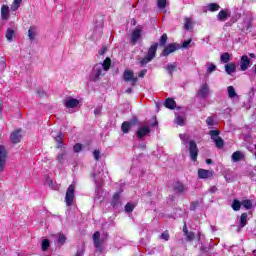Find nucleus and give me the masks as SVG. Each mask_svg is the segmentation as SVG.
<instances>
[{
	"label": "nucleus",
	"instance_id": "f257e3e1",
	"mask_svg": "<svg viewBox=\"0 0 256 256\" xmlns=\"http://www.w3.org/2000/svg\"><path fill=\"white\" fill-rule=\"evenodd\" d=\"M182 145H187L189 144V153H190V158L192 161H197V155H199V148H197V143L195 141L190 140L189 141V135L187 134H180L179 135Z\"/></svg>",
	"mask_w": 256,
	"mask_h": 256
},
{
	"label": "nucleus",
	"instance_id": "f03ea898",
	"mask_svg": "<svg viewBox=\"0 0 256 256\" xmlns=\"http://www.w3.org/2000/svg\"><path fill=\"white\" fill-rule=\"evenodd\" d=\"M157 47H159L158 43H154L148 49V54L144 58L139 59V64L141 67H145L147 63H151L153 59H155V55L157 54Z\"/></svg>",
	"mask_w": 256,
	"mask_h": 256
},
{
	"label": "nucleus",
	"instance_id": "7ed1b4c3",
	"mask_svg": "<svg viewBox=\"0 0 256 256\" xmlns=\"http://www.w3.org/2000/svg\"><path fill=\"white\" fill-rule=\"evenodd\" d=\"M221 132L219 130H211L208 135H210V138L215 143V146L218 149H223V146L225 145V142L223 141V138H221L220 135Z\"/></svg>",
	"mask_w": 256,
	"mask_h": 256
},
{
	"label": "nucleus",
	"instance_id": "20e7f679",
	"mask_svg": "<svg viewBox=\"0 0 256 256\" xmlns=\"http://www.w3.org/2000/svg\"><path fill=\"white\" fill-rule=\"evenodd\" d=\"M103 166L101 168V171H95L92 174V177L94 179V183H96V190L99 191V189H101V185L103 184V177H105V175H107V172H105V170H103Z\"/></svg>",
	"mask_w": 256,
	"mask_h": 256
},
{
	"label": "nucleus",
	"instance_id": "39448f33",
	"mask_svg": "<svg viewBox=\"0 0 256 256\" xmlns=\"http://www.w3.org/2000/svg\"><path fill=\"white\" fill-rule=\"evenodd\" d=\"M103 75H105V73H103L101 64H96L93 68L92 73L90 74V81L97 83V81H100Z\"/></svg>",
	"mask_w": 256,
	"mask_h": 256
},
{
	"label": "nucleus",
	"instance_id": "423d86ee",
	"mask_svg": "<svg viewBox=\"0 0 256 256\" xmlns=\"http://www.w3.org/2000/svg\"><path fill=\"white\" fill-rule=\"evenodd\" d=\"M185 119H187V114L185 113V110L177 109L175 111V119H174L175 125H179L180 127H183V125H185Z\"/></svg>",
	"mask_w": 256,
	"mask_h": 256
},
{
	"label": "nucleus",
	"instance_id": "0eeeda50",
	"mask_svg": "<svg viewBox=\"0 0 256 256\" xmlns=\"http://www.w3.org/2000/svg\"><path fill=\"white\" fill-rule=\"evenodd\" d=\"M75 201V185H70L66 191L65 203L67 207H71Z\"/></svg>",
	"mask_w": 256,
	"mask_h": 256
},
{
	"label": "nucleus",
	"instance_id": "6e6552de",
	"mask_svg": "<svg viewBox=\"0 0 256 256\" xmlns=\"http://www.w3.org/2000/svg\"><path fill=\"white\" fill-rule=\"evenodd\" d=\"M7 163V150L5 146L0 145V173L5 171V165Z\"/></svg>",
	"mask_w": 256,
	"mask_h": 256
},
{
	"label": "nucleus",
	"instance_id": "1a4fd4ad",
	"mask_svg": "<svg viewBox=\"0 0 256 256\" xmlns=\"http://www.w3.org/2000/svg\"><path fill=\"white\" fill-rule=\"evenodd\" d=\"M56 161L60 165H65L68 163V152L67 149L62 148L61 151L56 156Z\"/></svg>",
	"mask_w": 256,
	"mask_h": 256
},
{
	"label": "nucleus",
	"instance_id": "9d476101",
	"mask_svg": "<svg viewBox=\"0 0 256 256\" xmlns=\"http://www.w3.org/2000/svg\"><path fill=\"white\" fill-rule=\"evenodd\" d=\"M123 79H124V81H127V82L130 81L132 83V85H136L137 81H138V78L135 77V73H133V71H131V70L124 71Z\"/></svg>",
	"mask_w": 256,
	"mask_h": 256
},
{
	"label": "nucleus",
	"instance_id": "9b49d317",
	"mask_svg": "<svg viewBox=\"0 0 256 256\" xmlns=\"http://www.w3.org/2000/svg\"><path fill=\"white\" fill-rule=\"evenodd\" d=\"M93 241H94V246L98 251H101L103 245V241H105V238H101V234L99 232H95L93 234Z\"/></svg>",
	"mask_w": 256,
	"mask_h": 256
},
{
	"label": "nucleus",
	"instance_id": "f8f14e48",
	"mask_svg": "<svg viewBox=\"0 0 256 256\" xmlns=\"http://www.w3.org/2000/svg\"><path fill=\"white\" fill-rule=\"evenodd\" d=\"M251 67L249 56L243 55L240 59V71H247Z\"/></svg>",
	"mask_w": 256,
	"mask_h": 256
},
{
	"label": "nucleus",
	"instance_id": "ddd939ff",
	"mask_svg": "<svg viewBox=\"0 0 256 256\" xmlns=\"http://www.w3.org/2000/svg\"><path fill=\"white\" fill-rule=\"evenodd\" d=\"M51 135L57 143V148L61 149V147H63V137H65V135L61 131H59V132L52 131Z\"/></svg>",
	"mask_w": 256,
	"mask_h": 256
},
{
	"label": "nucleus",
	"instance_id": "4468645a",
	"mask_svg": "<svg viewBox=\"0 0 256 256\" xmlns=\"http://www.w3.org/2000/svg\"><path fill=\"white\" fill-rule=\"evenodd\" d=\"M181 49V46H179L178 44L172 43L169 44L162 52V55L164 57H167L168 55H171V53H175V51Z\"/></svg>",
	"mask_w": 256,
	"mask_h": 256
},
{
	"label": "nucleus",
	"instance_id": "2eb2a0df",
	"mask_svg": "<svg viewBox=\"0 0 256 256\" xmlns=\"http://www.w3.org/2000/svg\"><path fill=\"white\" fill-rule=\"evenodd\" d=\"M149 133H151V128L149 126H142L136 131V137L137 139H143V137H147Z\"/></svg>",
	"mask_w": 256,
	"mask_h": 256
},
{
	"label": "nucleus",
	"instance_id": "dca6fc26",
	"mask_svg": "<svg viewBox=\"0 0 256 256\" xmlns=\"http://www.w3.org/2000/svg\"><path fill=\"white\" fill-rule=\"evenodd\" d=\"M79 103H81L79 100L75 98H69L65 100L64 105L66 109H75L76 107H79Z\"/></svg>",
	"mask_w": 256,
	"mask_h": 256
},
{
	"label": "nucleus",
	"instance_id": "f3484780",
	"mask_svg": "<svg viewBox=\"0 0 256 256\" xmlns=\"http://www.w3.org/2000/svg\"><path fill=\"white\" fill-rule=\"evenodd\" d=\"M21 130H16L10 134V141L14 145L21 143Z\"/></svg>",
	"mask_w": 256,
	"mask_h": 256
},
{
	"label": "nucleus",
	"instance_id": "a211bd4d",
	"mask_svg": "<svg viewBox=\"0 0 256 256\" xmlns=\"http://www.w3.org/2000/svg\"><path fill=\"white\" fill-rule=\"evenodd\" d=\"M213 177V171L199 169L198 170V179H211Z\"/></svg>",
	"mask_w": 256,
	"mask_h": 256
},
{
	"label": "nucleus",
	"instance_id": "6ab92c4d",
	"mask_svg": "<svg viewBox=\"0 0 256 256\" xmlns=\"http://www.w3.org/2000/svg\"><path fill=\"white\" fill-rule=\"evenodd\" d=\"M52 237L56 239V245H65V242L67 241V237L63 233L54 234Z\"/></svg>",
	"mask_w": 256,
	"mask_h": 256
},
{
	"label": "nucleus",
	"instance_id": "aec40b11",
	"mask_svg": "<svg viewBox=\"0 0 256 256\" xmlns=\"http://www.w3.org/2000/svg\"><path fill=\"white\" fill-rule=\"evenodd\" d=\"M228 17H231V12H229V10H221L217 15L218 21L221 22L227 21Z\"/></svg>",
	"mask_w": 256,
	"mask_h": 256
},
{
	"label": "nucleus",
	"instance_id": "412c9836",
	"mask_svg": "<svg viewBox=\"0 0 256 256\" xmlns=\"http://www.w3.org/2000/svg\"><path fill=\"white\" fill-rule=\"evenodd\" d=\"M141 33H143V31L140 28H136L132 32L131 42L133 43V45H135V43H137V41H139V38L141 37Z\"/></svg>",
	"mask_w": 256,
	"mask_h": 256
},
{
	"label": "nucleus",
	"instance_id": "4be33fe9",
	"mask_svg": "<svg viewBox=\"0 0 256 256\" xmlns=\"http://www.w3.org/2000/svg\"><path fill=\"white\" fill-rule=\"evenodd\" d=\"M224 69H225L227 75H231L232 73H235V71H237V64L228 63L224 66Z\"/></svg>",
	"mask_w": 256,
	"mask_h": 256
},
{
	"label": "nucleus",
	"instance_id": "5701e85b",
	"mask_svg": "<svg viewBox=\"0 0 256 256\" xmlns=\"http://www.w3.org/2000/svg\"><path fill=\"white\" fill-rule=\"evenodd\" d=\"M9 13H10L9 7L5 4L2 5V7H1V17H2L3 21L9 20Z\"/></svg>",
	"mask_w": 256,
	"mask_h": 256
},
{
	"label": "nucleus",
	"instance_id": "b1692460",
	"mask_svg": "<svg viewBox=\"0 0 256 256\" xmlns=\"http://www.w3.org/2000/svg\"><path fill=\"white\" fill-rule=\"evenodd\" d=\"M183 233L186 237V241H193V239H195V233L189 232V230H187V224H184L183 226Z\"/></svg>",
	"mask_w": 256,
	"mask_h": 256
},
{
	"label": "nucleus",
	"instance_id": "393cba45",
	"mask_svg": "<svg viewBox=\"0 0 256 256\" xmlns=\"http://www.w3.org/2000/svg\"><path fill=\"white\" fill-rule=\"evenodd\" d=\"M245 155L241 151H236L232 154L231 159L233 163H238V161H241Z\"/></svg>",
	"mask_w": 256,
	"mask_h": 256
},
{
	"label": "nucleus",
	"instance_id": "a878e982",
	"mask_svg": "<svg viewBox=\"0 0 256 256\" xmlns=\"http://www.w3.org/2000/svg\"><path fill=\"white\" fill-rule=\"evenodd\" d=\"M164 107H166V109H175V107H177V103L173 98H167L164 101Z\"/></svg>",
	"mask_w": 256,
	"mask_h": 256
},
{
	"label": "nucleus",
	"instance_id": "bb28decb",
	"mask_svg": "<svg viewBox=\"0 0 256 256\" xmlns=\"http://www.w3.org/2000/svg\"><path fill=\"white\" fill-rule=\"evenodd\" d=\"M131 127H133V121H125L122 123L121 130L123 133H129V129H131Z\"/></svg>",
	"mask_w": 256,
	"mask_h": 256
},
{
	"label": "nucleus",
	"instance_id": "cd10ccee",
	"mask_svg": "<svg viewBox=\"0 0 256 256\" xmlns=\"http://www.w3.org/2000/svg\"><path fill=\"white\" fill-rule=\"evenodd\" d=\"M198 95L200 97H205V96L209 95V86L207 84H203L198 92Z\"/></svg>",
	"mask_w": 256,
	"mask_h": 256
},
{
	"label": "nucleus",
	"instance_id": "c85d7f7f",
	"mask_svg": "<svg viewBox=\"0 0 256 256\" xmlns=\"http://www.w3.org/2000/svg\"><path fill=\"white\" fill-rule=\"evenodd\" d=\"M119 199H121V192H117L113 195V198H112V206L113 207H117L118 205H120V201Z\"/></svg>",
	"mask_w": 256,
	"mask_h": 256
},
{
	"label": "nucleus",
	"instance_id": "c756f323",
	"mask_svg": "<svg viewBox=\"0 0 256 256\" xmlns=\"http://www.w3.org/2000/svg\"><path fill=\"white\" fill-rule=\"evenodd\" d=\"M184 29H186V31L193 29V19L192 18H184Z\"/></svg>",
	"mask_w": 256,
	"mask_h": 256
},
{
	"label": "nucleus",
	"instance_id": "7c9ffc66",
	"mask_svg": "<svg viewBox=\"0 0 256 256\" xmlns=\"http://www.w3.org/2000/svg\"><path fill=\"white\" fill-rule=\"evenodd\" d=\"M28 37L30 41H35V37H37V30L35 27H30L28 30Z\"/></svg>",
	"mask_w": 256,
	"mask_h": 256
},
{
	"label": "nucleus",
	"instance_id": "2f4dec72",
	"mask_svg": "<svg viewBox=\"0 0 256 256\" xmlns=\"http://www.w3.org/2000/svg\"><path fill=\"white\" fill-rule=\"evenodd\" d=\"M21 3H23V0H13L11 4V11H17L21 7Z\"/></svg>",
	"mask_w": 256,
	"mask_h": 256
},
{
	"label": "nucleus",
	"instance_id": "473e14b6",
	"mask_svg": "<svg viewBox=\"0 0 256 256\" xmlns=\"http://www.w3.org/2000/svg\"><path fill=\"white\" fill-rule=\"evenodd\" d=\"M166 71L173 77V72L177 69V63L168 64L165 67Z\"/></svg>",
	"mask_w": 256,
	"mask_h": 256
},
{
	"label": "nucleus",
	"instance_id": "72a5a7b5",
	"mask_svg": "<svg viewBox=\"0 0 256 256\" xmlns=\"http://www.w3.org/2000/svg\"><path fill=\"white\" fill-rule=\"evenodd\" d=\"M220 61L221 63H229V61H231V54H229L228 52H225L223 54H221L220 56Z\"/></svg>",
	"mask_w": 256,
	"mask_h": 256
},
{
	"label": "nucleus",
	"instance_id": "f704fd0d",
	"mask_svg": "<svg viewBox=\"0 0 256 256\" xmlns=\"http://www.w3.org/2000/svg\"><path fill=\"white\" fill-rule=\"evenodd\" d=\"M100 65L102 66L103 71H107L111 67V58H106Z\"/></svg>",
	"mask_w": 256,
	"mask_h": 256
},
{
	"label": "nucleus",
	"instance_id": "c9c22d12",
	"mask_svg": "<svg viewBox=\"0 0 256 256\" xmlns=\"http://www.w3.org/2000/svg\"><path fill=\"white\" fill-rule=\"evenodd\" d=\"M247 213H243L240 216V229H243V227H245V225H247Z\"/></svg>",
	"mask_w": 256,
	"mask_h": 256
},
{
	"label": "nucleus",
	"instance_id": "e433bc0d",
	"mask_svg": "<svg viewBox=\"0 0 256 256\" xmlns=\"http://www.w3.org/2000/svg\"><path fill=\"white\" fill-rule=\"evenodd\" d=\"M174 190L176 193H185V186L178 182L174 185Z\"/></svg>",
	"mask_w": 256,
	"mask_h": 256
},
{
	"label": "nucleus",
	"instance_id": "4c0bfd02",
	"mask_svg": "<svg viewBox=\"0 0 256 256\" xmlns=\"http://www.w3.org/2000/svg\"><path fill=\"white\" fill-rule=\"evenodd\" d=\"M241 205L242 207H244V209H247V210L253 208V202H251V200H242Z\"/></svg>",
	"mask_w": 256,
	"mask_h": 256
},
{
	"label": "nucleus",
	"instance_id": "58836bf2",
	"mask_svg": "<svg viewBox=\"0 0 256 256\" xmlns=\"http://www.w3.org/2000/svg\"><path fill=\"white\" fill-rule=\"evenodd\" d=\"M241 201L235 199L233 202H232V209L233 211H240L241 209Z\"/></svg>",
	"mask_w": 256,
	"mask_h": 256
},
{
	"label": "nucleus",
	"instance_id": "ea45409f",
	"mask_svg": "<svg viewBox=\"0 0 256 256\" xmlns=\"http://www.w3.org/2000/svg\"><path fill=\"white\" fill-rule=\"evenodd\" d=\"M219 9H221V6H219V4L217 3H210L208 5V11L215 12V11H219Z\"/></svg>",
	"mask_w": 256,
	"mask_h": 256
},
{
	"label": "nucleus",
	"instance_id": "a19ab883",
	"mask_svg": "<svg viewBox=\"0 0 256 256\" xmlns=\"http://www.w3.org/2000/svg\"><path fill=\"white\" fill-rule=\"evenodd\" d=\"M41 247H42V251H47V249L51 247V242H49V239L42 240Z\"/></svg>",
	"mask_w": 256,
	"mask_h": 256
},
{
	"label": "nucleus",
	"instance_id": "79ce46f5",
	"mask_svg": "<svg viewBox=\"0 0 256 256\" xmlns=\"http://www.w3.org/2000/svg\"><path fill=\"white\" fill-rule=\"evenodd\" d=\"M207 73H213L214 71H217V66L213 63H207Z\"/></svg>",
	"mask_w": 256,
	"mask_h": 256
},
{
	"label": "nucleus",
	"instance_id": "37998d69",
	"mask_svg": "<svg viewBox=\"0 0 256 256\" xmlns=\"http://www.w3.org/2000/svg\"><path fill=\"white\" fill-rule=\"evenodd\" d=\"M15 36V31L14 30H11V29H8L6 31V39L8 41H13V37Z\"/></svg>",
	"mask_w": 256,
	"mask_h": 256
},
{
	"label": "nucleus",
	"instance_id": "c03bdc74",
	"mask_svg": "<svg viewBox=\"0 0 256 256\" xmlns=\"http://www.w3.org/2000/svg\"><path fill=\"white\" fill-rule=\"evenodd\" d=\"M157 5L159 9H165L169 5V2L167 0H158Z\"/></svg>",
	"mask_w": 256,
	"mask_h": 256
},
{
	"label": "nucleus",
	"instance_id": "a18cd8bd",
	"mask_svg": "<svg viewBox=\"0 0 256 256\" xmlns=\"http://www.w3.org/2000/svg\"><path fill=\"white\" fill-rule=\"evenodd\" d=\"M133 209H135V204H133V203L126 204V206H125L126 213H133Z\"/></svg>",
	"mask_w": 256,
	"mask_h": 256
},
{
	"label": "nucleus",
	"instance_id": "49530a36",
	"mask_svg": "<svg viewBox=\"0 0 256 256\" xmlns=\"http://www.w3.org/2000/svg\"><path fill=\"white\" fill-rule=\"evenodd\" d=\"M206 124L208 125L209 129H212V127H215V125H217L215 123V120H213V117H208L206 119Z\"/></svg>",
	"mask_w": 256,
	"mask_h": 256
},
{
	"label": "nucleus",
	"instance_id": "de8ad7c7",
	"mask_svg": "<svg viewBox=\"0 0 256 256\" xmlns=\"http://www.w3.org/2000/svg\"><path fill=\"white\" fill-rule=\"evenodd\" d=\"M227 91L228 97H237V93L235 92V88L233 86H229Z\"/></svg>",
	"mask_w": 256,
	"mask_h": 256
},
{
	"label": "nucleus",
	"instance_id": "09e8293b",
	"mask_svg": "<svg viewBox=\"0 0 256 256\" xmlns=\"http://www.w3.org/2000/svg\"><path fill=\"white\" fill-rule=\"evenodd\" d=\"M167 43V34H163L160 38V46L163 47Z\"/></svg>",
	"mask_w": 256,
	"mask_h": 256
},
{
	"label": "nucleus",
	"instance_id": "8fccbe9b",
	"mask_svg": "<svg viewBox=\"0 0 256 256\" xmlns=\"http://www.w3.org/2000/svg\"><path fill=\"white\" fill-rule=\"evenodd\" d=\"M160 239H163L164 241H167L169 239V232L165 231L160 235Z\"/></svg>",
	"mask_w": 256,
	"mask_h": 256
},
{
	"label": "nucleus",
	"instance_id": "3c124183",
	"mask_svg": "<svg viewBox=\"0 0 256 256\" xmlns=\"http://www.w3.org/2000/svg\"><path fill=\"white\" fill-rule=\"evenodd\" d=\"M82 148H83V146H81V144H75L73 147V151H74V153H79Z\"/></svg>",
	"mask_w": 256,
	"mask_h": 256
},
{
	"label": "nucleus",
	"instance_id": "603ef678",
	"mask_svg": "<svg viewBox=\"0 0 256 256\" xmlns=\"http://www.w3.org/2000/svg\"><path fill=\"white\" fill-rule=\"evenodd\" d=\"M93 155H94V159H95L96 161H99V159H100V157H101V152H99V150H95V151L93 152Z\"/></svg>",
	"mask_w": 256,
	"mask_h": 256
},
{
	"label": "nucleus",
	"instance_id": "864d4df0",
	"mask_svg": "<svg viewBox=\"0 0 256 256\" xmlns=\"http://www.w3.org/2000/svg\"><path fill=\"white\" fill-rule=\"evenodd\" d=\"M197 207H199V202H192V204L190 205L191 211H195Z\"/></svg>",
	"mask_w": 256,
	"mask_h": 256
},
{
	"label": "nucleus",
	"instance_id": "5fc2aeb1",
	"mask_svg": "<svg viewBox=\"0 0 256 256\" xmlns=\"http://www.w3.org/2000/svg\"><path fill=\"white\" fill-rule=\"evenodd\" d=\"M189 45H191V39H189L187 41H184L183 44H182V47L184 49H187V47H189Z\"/></svg>",
	"mask_w": 256,
	"mask_h": 256
},
{
	"label": "nucleus",
	"instance_id": "6e6d98bb",
	"mask_svg": "<svg viewBox=\"0 0 256 256\" xmlns=\"http://www.w3.org/2000/svg\"><path fill=\"white\" fill-rule=\"evenodd\" d=\"M145 75H147V69H144V70L140 71L139 74H138V77L143 79V77H145Z\"/></svg>",
	"mask_w": 256,
	"mask_h": 256
},
{
	"label": "nucleus",
	"instance_id": "4d7b16f0",
	"mask_svg": "<svg viewBox=\"0 0 256 256\" xmlns=\"http://www.w3.org/2000/svg\"><path fill=\"white\" fill-rule=\"evenodd\" d=\"M94 114H95L96 117H98V115H101V107L95 108Z\"/></svg>",
	"mask_w": 256,
	"mask_h": 256
},
{
	"label": "nucleus",
	"instance_id": "13d9d810",
	"mask_svg": "<svg viewBox=\"0 0 256 256\" xmlns=\"http://www.w3.org/2000/svg\"><path fill=\"white\" fill-rule=\"evenodd\" d=\"M36 95H38L39 97H43V95H45V91L41 90V89H38L36 91Z\"/></svg>",
	"mask_w": 256,
	"mask_h": 256
},
{
	"label": "nucleus",
	"instance_id": "bf43d9fd",
	"mask_svg": "<svg viewBox=\"0 0 256 256\" xmlns=\"http://www.w3.org/2000/svg\"><path fill=\"white\" fill-rule=\"evenodd\" d=\"M157 111H159V109H161V107H163V102H155Z\"/></svg>",
	"mask_w": 256,
	"mask_h": 256
},
{
	"label": "nucleus",
	"instance_id": "052dcab7",
	"mask_svg": "<svg viewBox=\"0 0 256 256\" xmlns=\"http://www.w3.org/2000/svg\"><path fill=\"white\" fill-rule=\"evenodd\" d=\"M145 147H146L145 142H141L140 144H138L139 149H145Z\"/></svg>",
	"mask_w": 256,
	"mask_h": 256
},
{
	"label": "nucleus",
	"instance_id": "680f3d73",
	"mask_svg": "<svg viewBox=\"0 0 256 256\" xmlns=\"http://www.w3.org/2000/svg\"><path fill=\"white\" fill-rule=\"evenodd\" d=\"M210 192H211V193H217V187H216V186H212V187L210 188Z\"/></svg>",
	"mask_w": 256,
	"mask_h": 256
},
{
	"label": "nucleus",
	"instance_id": "e2e57ef3",
	"mask_svg": "<svg viewBox=\"0 0 256 256\" xmlns=\"http://www.w3.org/2000/svg\"><path fill=\"white\" fill-rule=\"evenodd\" d=\"M107 51V48H104L99 51V55H105V52Z\"/></svg>",
	"mask_w": 256,
	"mask_h": 256
},
{
	"label": "nucleus",
	"instance_id": "0e129e2a",
	"mask_svg": "<svg viewBox=\"0 0 256 256\" xmlns=\"http://www.w3.org/2000/svg\"><path fill=\"white\" fill-rule=\"evenodd\" d=\"M75 256H83V250H78Z\"/></svg>",
	"mask_w": 256,
	"mask_h": 256
},
{
	"label": "nucleus",
	"instance_id": "69168bd1",
	"mask_svg": "<svg viewBox=\"0 0 256 256\" xmlns=\"http://www.w3.org/2000/svg\"><path fill=\"white\" fill-rule=\"evenodd\" d=\"M157 125H159V123H158L157 120L155 119V121L152 123V127H157Z\"/></svg>",
	"mask_w": 256,
	"mask_h": 256
},
{
	"label": "nucleus",
	"instance_id": "338daca9",
	"mask_svg": "<svg viewBox=\"0 0 256 256\" xmlns=\"http://www.w3.org/2000/svg\"><path fill=\"white\" fill-rule=\"evenodd\" d=\"M132 91H133V89L128 88V89L126 90V93H128V95H129V94H131Z\"/></svg>",
	"mask_w": 256,
	"mask_h": 256
},
{
	"label": "nucleus",
	"instance_id": "774afa93",
	"mask_svg": "<svg viewBox=\"0 0 256 256\" xmlns=\"http://www.w3.org/2000/svg\"><path fill=\"white\" fill-rule=\"evenodd\" d=\"M249 56L251 57V59H255V53H250Z\"/></svg>",
	"mask_w": 256,
	"mask_h": 256
}]
</instances>
